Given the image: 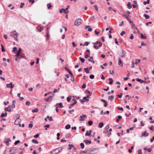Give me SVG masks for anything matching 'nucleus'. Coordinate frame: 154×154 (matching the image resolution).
Returning a JSON list of instances; mask_svg holds the SVG:
<instances>
[{
    "instance_id": "f257e3e1",
    "label": "nucleus",
    "mask_w": 154,
    "mask_h": 154,
    "mask_svg": "<svg viewBox=\"0 0 154 154\" xmlns=\"http://www.w3.org/2000/svg\"><path fill=\"white\" fill-rule=\"evenodd\" d=\"M10 34L12 37L14 38V40H15L17 42L18 41V40L17 39V37L18 35V34L16 31L14 30L13 31L11 32L10 33Z\"/></svg>"
},
{
    "instance_id": "f8f14e48",
    "label": "nucleus",
    "mask_w": 154,
    "mask_h": 154,
    "mask_svg": "<svg viewBox=\"0 0 154 154\" xmlns=\"http://www.w3.org/2000/svg\"><path fill=\"white\" fill-rule=\"evenodd\" d=\"M149 134L147 133H146V131H145L144 133H143L141 135H140L141 137H147L148 136Z\"/></svg>"
},
{
    "instance_id": "b1692460",
    "label": "nucleus",
    "mask_w": 154,
    "mask_h": 154,
    "mask_svg": "<svg viewBox=\"0 0 154 154\" xmlns=\"http://www.w3.org/2000/svg\"><path fill=\"white\" fill-rule=\"evenodd\" d=\"M79 59L82 63H84L85 61V60L84 58H82L81 57H80L79 58Z\"/></svg>"
},
{
    "instance_id": "bb28decb",
    "label": "nucleus",
    "mask_w": 154,
    "mask_h": 154,
    "mask_svg": "<svg viewBox=\"0 0 154 154\" xmlns=\"http://www.w3.org/2000/svg\"><path fill=\"white\" fill-rule=\"evenodd\" d=\"M103 126V122H100L99 124L98 127L99 128H102Z\"/></svg>"
},
{
    "instance_id": "8fccbe9b",
    "label": "nucleus",
    "mask_w": 154,
    "mask_h": 154,
    "mask_svg": "<svg viewBox=\"0 0 154 154\" xmlns=\"http://www.w3.org/2000/svg\"><path fill=\"white\" fill-rule=\"evenodd\" d=\"M59 88H58L57 90L56 88L54 89L53 92L54 93V94L55 92H57L59 90Z\"/></svg>"
},
{
    "instance_id": "09e8293b",
    "label": "nucleus",
    "mask_w": 154,
    "mask_h": 154,
    "mask_svg": "<svg viewBox=\"0 0 154 154\" xmlns=\"http://www.w3.org/2000/svg\"><path fill=\"white\" fill-rule=\"evenodd\" d=\"M88 124L90 125H91L93 124V122L92 121H89L88 122Z\"/></svg>"
},
{
    "instance_id": "49530a36",
    "label": "nucleus",
    "mask_w": 154,
    "mask_h": 154,
    "mask_svg": "<svg viewBox=\"0 0 154 154\" xmlns=\"http://www.w3.org/2000/svg\"><path fill=\"white\" fill-rule=\"evenodd\" d=\"M90 43V42H85V44L83 45V46H84L85 45L87 46L88 45V44Z\"/></svg>"
},
{
    "instance_id": "cd10ccee",
    "label": "nucleus",
    "mask_w": 154,
    "mask_h": 154,
    "mask_svg": "<svg viewBox=\"0 0 154 154\" xmlns=\"http://www.w3.org/2000/svg\"><path fill=\"white\" fill-rule=\"evenodd\" d=\"M62 10H63V11L64 13L66 14H67L69 13V11L68 10L66 11V9L62 8Z\"/></svg>"
},
{
    "instance_id": "4d7b16f0",
    "label": "nucleus",
    "mask_w": 154,
    "mask_h": 154,
    "mask_svg": "<svg viewBox=\"0 0 154 154\" xmlns=\"http://www.w3.org/2000/svg\"><path fill=\"white\" fill-rule=\"evenodd\" d=\"M93 59V57H90V58L88 59V61L90 62H92V60Z\"/></svg>"
},
{
    "instance_id": "f3484780",
    "label": "nucleus",
    "mask_w": 154,
    "mask_h": 154,
    "mask_svg": "<svg viewBox=\"0 0 154 154\" xmlns=\"http://www.w3.org/2000/svg\"><path fill=\"white\" fill-rule=\"evenodd\" d=\"M114 98V96L112 95L110 96H109L108 97V99L110 100L111 101H112Z\"/></svg>"
},
{
    "instance_id": "39448f33",
    "label": "nucleus",
    "mask_w": 154,
    "mask_h": 154,
    "mask_svg": "<svg viewBox=\"0 0 154 154\" xmlns=\"http://www.w3.org/2000/svg\"><path fill=\"white\" fill-rule=\"evenodd\" d=\"M22 51V49L21 48H19L18 49V51H17L16 52V54L15 55V56L17 57V58H19L20 56V53Z\"/></svg>"
},
{
    "instance_id": "ddd939ff",
    "label": "nucleus",
    "mask_w": 154,
    "mask_h": 154,
    "mask_svg": "<svg viewBox=\"0 0 154 154\" xmlns=\"http://www.w3.org/2000/svg\"><path fill=\"white\" fill-rule=\"evenodd\" d=\"M123 15L129 21L130 23H132V21L128 17V16L125 14H123Z\"/></svg>"
},
{
    "instance_id": "052dcab7",
    "label": "nucleus",
    "mask_w": 154,
    "mask_h": 154,
    "mask_svg": "<svg viewBox=\"0 0 154 154\" xmlns=\"http://www.w3.org/2000/svg\"><path fill=\"white\" fill-rule=\"evenodd\" d=\"M125 34V32L124 31H122L120 33V35L121 36H123Z\"/></svg>"
},
{
    "instance_id": "6ab92c4d",
    "label": "nucleus",
    "mask_w": 154,
    "mask_h": 154,
    "mask_svg": "<svg viewBox=\"0 0 154 154\" xmlns=\"http://www.w3.org/2000/svg\"><path fill=\"white\" fill-rule=\"evenodd\" d=\"M5 111H8L9 112H10L11 111V108H10V109L8 108V107H6L5 108Z\"/></svg>"
},
{
    "instance_id": "e2e57ef3",
    "label": "nucleus",
    "mask_w": 154,
    "mask_h": 154,
    "mask_svg": "<svg viewBox=\"0 0 154 154\" xmlns=\"http://www.w3.org/2000/svg\"><path fill=\"white\" fill-rule=\"evenodd\" d=\"M134 36H133V35L132 34H131V36H130V37H129V38L130 39H134Z\"/></svg>"
},
{
    "instance_id": "1a4fd4ad",
    "label": "nucleus",
    "mask_w": 154,
    "mask_h": 154,
    "mask_svg": "<svg viewBox=\"0 0 154 154\" xmlns=\"http://www.w3.org/2000/svg\"><path fill=\"white\" fill-rule=\"evenodd\" d=\"M54 106H56L57 107H60V108H62L63 107L62 103H57Z\"/></svg>"
},
{
    "instance_id": "79ce46f5",
    "label": "nucleus",
    "mask_w": 154,
    "mask_h": 154,
    "mask_svg": "<svg viewBox=\"0 0 154 154\" xmlns=\"http://www.w3.org/2000/svg\"><path fill=\"white\" fill-rule=\"evenodd\" d=\"M2 47V52H4L5 51V50L4 48L3 45H1Z\"/></svg>"
},
{
    "instance_id": "0e129e2a",
    "label": "nucleus",
    "mask_w": 154,
    "mask_h": 154,
    "mask_svg": "<svg viewBox=\"0 0 154 154\" xmlns=\"http://www.w3.org/2000/svg\"><path fill=\"white\" fill-rule=\"evenodd\" d=\"M117 95L119 98H121L122 95V93H121L120 94H117Z\"/></svg>"
},
{
    "instance_id": "4c0bfd02",
    "label": "nucleus",
    "mask_w": 154,
    "mask_h": 154,
    "mask_svg": "<svg viewBox=\"0 0 154 154\" xmlns=\"http://www.w3.org/2000/svg\"><path fill=\"white\" fill-rule=\"evenodd\" d=\"M80 146H81V148L82 149H83V148H84V147H85V145H84V144L83 143H80Z\"/></svg>"
},
{
    "instance_id": "6e6d98bb",
    "label": "nucleus",
    "mask_w": 154,
    "mask_h": 154,
    "mask_svg": "<svg viewBox=\"0 0 154 154\" xmlns=\"http://www.w3.org/2000/svg\"><path fill=\"white\" fill-rule=\"evenodd\" d=\"M89 77L91 79H93L94 77V76L93 75H91Z\"/></svg>"
},
{
    "instance_id": "7c9ffc66",
    "label": "nucleus",
    "mask_w": 154,
    "mask_h": 154,
    "mask_svg": "<svg viewBox=\"0 0 154 154\" xmlns=\"http://www.w3.org/2000/svg\"><path fill=\"white\" fill-rule=\"evenodd\" d=\"M32 111L33 112H36L38 111V109L36 108L34 109H32Z\"/></svg>"
},
{
    "instance_id": "0eeeda50",
    "label": "nucleus",
    "mask_w": 154,
    "mask_h": 154,
    "mask_svg": "<svg viewBox=\"0 0 154 154\" xmlns=\"http://www.w3.org/2000/svg\"><path fill=\"white\" fill-rule=\"evenodd\" d=\"M89 100L88 99H87L86 98V97H84L82 100L80 99V101L81 103H83L84 102H85V101L86 102H88Z\"/></svg>"
},
{
    "instance_id": "774afa93",
    "label": "nucleus",
    "mask_w": 154,
    "mask_h": 154,
    "mask_svg": "<svg viewBox=\"0 0 154 154\" xmlns=\"http://www.w3.org/2000/svg\"><path fill=\"white\" fill-rule=\"evenodd\" d=\"M39 134H37L35 135L34 136V137L35 138H36L38 137L39 136Z\"/></svg>"
},
{
    "instance_id": "a18cd8bd",
    "label": "nucleus",
    "mask_w": 154,
    "mask_h": 154,
    "mask_svg": "<svg viewBox=\"0 0 154 154\" xmlns=\"http://www.w3.org/2000/svg\"><path fill=\"white\" fill-rule=\"evenodd\" d=\"M85 135L90 136V135H91V134L90 133H89V132L88 131H87L85 134Z\"/></svg>"
},
{
    "instance_id": "680f3d73",
    "label": "nucleus",
    "mask_w": 154,
    "mask_h": 154,
    "mask_svg": "<svg viewBox=\"0 0 154 154\" xmlns=\"http://www.w3.org/2000/svg\"><path fill=\"white\" fill-rule=\"evenodd\" d=\"M90 54L89 53H88L85 56V58L86 59L88 57H90V56H89Z\"/></svg>"
},
{
    "instance_id": "412c9836",
    "label": "nucleus",
    "mask_w": 154,
    "mask_h": 154,
    "mask_svg": "<svg viewBox=\"0 0 154 154\" xmlns=\"http://www.w3.org/2000/svg\"><path fill=\"white\" fill-rule=\"evenodd\" d=\"M7 116V113L6 112L5 113H3L1 116V117H4Z\"/></svg>"
},
{
    "instance_id": "393cba45",
    "label": "nucleus",
    "mask_w": 154,
    "mask_h": 154,
    "mask_svg": "<svg viewBox=\"0 0 154 154\" xmlns=\"http://www.w3.org/2000/svg\"><path fill=\"white\" fill-rule=\"evenodd\" d=\"M32 142L33 143H35V144H38V141L37 140H36L35 139H33L32 140Z\"/></svg>"
},
{
    "instance_id": "58836bf2",
    "label": "nucleus",
    "mask_w": 154,
    "mask_h": 154,
    "mask_svg": "<svg viewBox=\"0 0 154 154\" xmlns=\"http://www.w3.org/2000/svg\"><path fill=\"white\" fill-rule=\"evenodd\" d=\"M140 37H141V38L142 39H146V36H143V34L142 33H141V34Z\"/></svg>"
},
{
    "instance_id": "9b49d317",
    "label": "nucleus",
    "mask_w": 154,
    "mask_h": 154,
    "mask_svg": "<svg viewBox=\"0 0 154 154\" xmlns=\"http://www.w3.org/2000/svg\"><path fill=\"white\" fill-rule=\"evenodd\" d=\"M119 61L118 62V65L120 66L121 67H122L123 66L122 62L120 58H118Z\"/></svg>"
},
{
    "instance_id": "f704fd0d",
    "label": "nucleus",
    "mask_w": 154,
    "mask_h": 154,
    "mask_svg": "<svg viewBox=\"0 0 154 154\" xmlns=\"http://www.w3.org/2000/svg\"><path fill=\"white\" fill-rule=\"evenodd\" d=\"M70 127L71 126L69 124H68L65 126V128L66 129H69L70 128Z\"/></svg>"
},
{
    "instance_id": "4be33fe9",
    "label": "nucleus",
    "mask_w": 154,
    "mask_h": 154,
    "mask_svg": "<svg viewBox=\"0 0 154 154\" xmlns=\"http://www.w3.org/2000/svg\"><path fill=\"white\" fill-rule=\"evenodd\" d=\"M84 142L85 143H91V140H85L84 141Z\"/></svg>"
},
{
    "instance_id": "5701e85b",
    "label": "nucleus",
    "mask_w": 154,
    "mask_h": 154,
    "mask_svg": "<svg viewBox=\"0 0 154 154\" xmlns=\"http://www.w3.org/2000/svg\"><path fill=\"white\" fill-rule=\"evenodd\" d=\"M84 70L87 73H89L90 72L88 68H84Z\"/></svg>"
},
{
    "instance_id": "338daca9",
    "label": "nucleus",
    "mask_w": 154,
    "mask_h": 154,
    "mask_svg": "<svg viewBox=\"0 0 154 154\" xmlns=\"http://www.w3.org/2000/svg\"><path fill=\"white\" fill-rule=\"evenodd\" d=\"M33 126V125L32 124H30L29 125V128H32Z\"/></svg>"
},
{
    "instance_id": "473e14b6",
    "label": "nucleus",
    "mask_w": 154,
    "mask_h": 154,
    "mask_svg": "<svg viewBox=\"0 0 154 154\" xmlns=\"http://www.w3.org/2000/svg\"><path fill=\"white\" fill-rule=\"evenodd\" d=\"M17 47H14L13 48V51L14 52V54L16 53V51H17Z\"/></svg>"
},
{
    "instance_id": "7ed1b4c3",
    "label": "nucleus",
    "mask_w": 154,
    "mask_h": 154,
    "mask_svg": "<svg viewBox=\"0 0 154 154\" xmlns=\"http://www.w3.org/2000/svg\"><path fill=\"white\" fill-rule=\"evenodd\" d=\"M82 20L79 18L75 20L74 25L76 26H78L80 25L82 23Z\"/></svg>"
},
{
    "instance_id": "ea45409f",
    "label": "nucleus",
    "mask_w": 154,
    "mask_h": 154,
    "mask_svg": "<svg viewBox=\"0 0 154 154\" xmlns=\"http://www.w3.org/2000/svg\"><path fill=\"white\" fill-rule=\"evenodd\" d=\"M112 130L111 128H110L109 129V131L107 132V133L108 134H111V132L112 131Z\"/></svg>"
},
{
    "instance_id": "4468645a",
    "label": "nucleus",
    "mask_w": 154,
    "mask_h": 154,
    "mask_svg": "<svg viewBox=\"0 0 154 154\" xmlns=\"http://www.w3.org/2000/svg\"><path fill=\"white\" fill-rule=\"evenodd\" d=\"M52 99V96H49L48 97L47 99H46V101L48 102H49L51 101Z\"/></svg>"
},
{
    "instance_id": "72a5a7b5",
    "label": "nucleus",
    "mask_w": 154,
    "mask_h": 154,
    "mask_svg": "<svg viewBox=\"0 0 154 154\" xmlns=\"http://www.w3.org/2000/svg\"><path fill=\"white\" fill-rule=\"evenodd\" d=\"M47 118L48 119H49V120L50 121H53V119H52V117H49V116H47Z\"/></svg>"
},
{
    "instance_id": "dca6fc26",
    "label": "nucleus",
    "mask_w": 154,
    "mask_h": 154,
    "mask_svg": "<svg viewBox=\"0 0 154 154\" xmlns=\"http://www.w3.org/2000/svg\"><path fill=\"white\" fill-rule=\"evenodd\" d=\"M130 23L131 24V26L132 27H133V28H135V29H136L137 30V32L138 33L139 31L138 30V29L136 27H135V25L134 23H133V21H132V23Z\"/></svg>"
},
{
    "instance_id": "603ef678",
    "label": "nucleus",
    "mask_w": 154,
    "mask_h": 154,
    "mask_svg": "<svg viewBox=\"0 0 154 154\" xmlns=\"http://www.w3.org/2000/svg\"><path fill=\"white\" fill-rule=\"evenodd\" d=\"M43 29V27H41L40 28V29H38V31L40 32H41L42 31V30Z\"/></svg>"
},
{
    "instance_id": "a19ab883",
    "label": "nucleus",
    "mask_w": 154,
    "mask_h": 154,
    "mask_svg": "<svg viewBox=\"0 0 154 154\" xmlns=\"http://www.w3.org/2000/svg\"><path fill=\"white\" fill-rule=\"evenodd\" d=\"M47 6L48 7V9H50L52 7V6L51 5V4H50V3L47 4Z\"/></svg>"
},
{
    "instance_id": "aec40b11",
    "label": "nucleus",
    "mask_w": 154,
    "mask_h": 154,
    "mask_svg": "<svg viewBox=\"0 0 154 154\" xmlns=\"http://www.w3.org/2000/svg\"><path fill=\"white\" fill-rule=\"evenodd\" d=\"M72 104H73L74 105H75L77 103L76 100L75 99H73L72 100Z\"/></svg>"
},
{
    "instance_id": "2eb2a0df",
    "label": "nucleus",
    "mask_w": 154,
    "mask_h": 154,
    "mask_svg": "<svg viewBox=\"0 0 154 154\" xmlns=\"http://www.w3.org/2000/svg\"><path fill=\"white\" fill-rule=\"evenodd\" d=\"M101 101L104 103V106L105 107H106L108 105V103L107 101L103 99L101 100Z\"/></svg>"
},
{
    "instance_id": "c85d7f7f",
    "label": "nucleus",
    "mask_w": 154,
    "mask_h": 154,
    "mask_svg": "<svg viewBox=\"0 0 154 154\" xmlns=\"http://www.w3.org/2000/svg\"><path fill=\"white\" fill-rule=\"evenodd\" d=\"M71 96H69L68 97H67V101L68 102H69L71 100Z\"/></svg>"
},
{
    "instance_id": "9d476101",
    "label": "nucleus",
    "mask_w": 154,
    "mask_h": 154,
    "mask_svg": "<svg viewBox=\"0 0 154 154\" xmlns=\"http://www.w3.org/2000/svg\"><path fill=\"white\" fill-rule=\"evenodd\" d=\"M80 119H79V121H83L84 120V119L83 118H87V116L86 115H83L82 116H81L80 117Z\"/></svg>"
},
{
    "instance_id": "69168bd1",
    "label": "nucleus",
    "mask_w": 154,
    "mask_h": 154,
    "mask_svg": "<svg viewBox=\"0 0 154 154\" xmlns=\"http://www.w3.org/2000/svg\"><path fill=\"white\" fill-rule=\"evenodd\" d=\"M94 8L95 9H96V11H97L98 10V8L97 6L96 5H95L94 6Z\"/></svg>"
},
{
    "instance_id": "20e7f679",
    "label": "nucleus",
    "mask_w": 154,
    "mask_h": 154,
    "mask_svg": "<svg viewBox=\"0 0 154 154\" xmlns=\"http://www.w3.org/2000/svg\"><path fill=\"white\" fill-rule=\"evenodd\" d=\"M20 117V116H19L18 118L15 120L14 124L16 125H19V126H21V125L19 124L20 122L21 121L20 119H19Z\"/></svg>"
},
{
    "instance_id": "c03bdc74",
    "label": "nucleus",
    "mask_w": 154,
    "mask_h": 154,
    "mask_svg": "<svg viewBox=\"0 0 154 154\" xmlns=\"http://www.w3.org/2000/svg\"><path fill=\"white\" fill-rule=\"evenodd\" d=\"M140 59H136L135 60V62L134 63L135 64H137L138 63H139L140 62Z\"/></svg>"
},
{
    "instance_id": "a878e982",
    "label": "nucleus",
    "mask_w": 154,
    "mask_h": 154,
    "mask_svg": "<svg viewBox=\"0 0 154 154\" xmlns=\"http://www.w3.org/2000/svg\"><path fill=\"white\" fill-rule=\"evenodd\" d=\"M109 84H112V83L113 81V80L111 78H109Z\"/></svg>"
},
{
    "instance_id": "864d4df0",
    "label": "nucleus",
    "mask_w": 154,
    "mask_h": 154,
    "mask_svg": "<svg viewBox=\"0 0 154 154\" xmlns=\"http://www.w3.org/2000/svg\"><path fill=\"white\" fill-rule=\"evenodd\" d=\"M20 140H17L15 141L14 144L15 145H16L18 143H20Z\"/></svg>"
},
{
    "instance_id": "c9c22d12",
    "label": "nucleus",
    "mask_w": 154,
    "mask_h": 154,
    "mask_svg": "<svg viewBox=\"0 0 154 154\" xmlns=\"http://www.w3.org/2000/svg\"><path fill=\"white\" fill-rule=\"evenodd\" d=\"M122 54L121 57H123L124 56L125 54L126 53V52H125V51L124 50H122Z\"/></svg>"
},
{
    "instance_id": "f03ea898",
    "label": "nucleus",
    "mask_w": 154,
    "mask_h": 154,
    "mask_svg": "<svg viewBox=\"0 0 154 154\" xmlns=\"http://www.w3.org/2000/svg\"><path fill=\"white\" fill-rule=\"evenodd\" d=\"M62 148L61 147H59L56 149H54L52 151H51V154H53L54 153V154L57 153L59 152L61 150H62Z\"/></svg>"
},
{
    "instance_id": "3c124183",
    "label": "nucleus",
    "mask_w": 154,
    "mask_h": 154,
    "mask_svg": "<svg viewBox=\"0 0 154 154\" xmlns=\"http://www.w3.org/2000/svg\"><path fill=\"white\" fill-rule=\"evenodd\" d=\"M30 104V102L29 101H27L26 102V104L27 105H29Z\"/></svg>"
},
{
    "instance_id": "13d9d810",
    "label": "nucleus",
    "mask_w": 154,
    "mask_h": 154,
    "mask_svg": "<svg viewBox=\"0 0 154 154\" xmlns=\"http://www.w3.org/2000/svg\"><path fill=\"white\" fill-rule=\"evenodd\" d=\"M117 109L118 110H121L122 111H124L123 108L122 107H118Z\"/></svg>"
},
{
    "instance_id": "bf43d9fd",
    "label": "nucleus",
    "mask_w": 154,
    "mask_h": 154,
    "mask_svg": "<svg viewBox=\"0 0 154 154\" xmlns=\"http://www.w3.org/2000/svg\"><path fill=\"white\" fill-rule=\"evenodd\" d=\"M85 92L86 94H88L89 95H91V93L89 91L86 90L85 91Z\"/></svg>"
},
{
    "instance_id": "423d86ee",
    "label": "nucleus",
    "mask_w": 154,
    "mask_h": 154,
    "mask_svg": "<svg viewBox=\"0 0 154 154\" xmlns=\"http://www.w3.org/2000/svg\"><path fill=\"white\" fill-rule=\"evenodd\" d=\"M14 86V85H13V83L12 82H11L10 84H7L6 85L7 88H9L11 89L13 88Z\"/></svg>"
},
{
    "instance_id": "a211bd4d",
    "label": "nucleus",
    "mask_w": 154,
    "mask_h": 154,
    "mask_svg": "<svg viewBox=\"0 0 154 154\" xmlns=\"http://www.w3.org/2000/svg\"><path fill=\"white\" fill-rule=\"evenodd\" d=\"M127 5L128 8L129 9H131L132 8V5H131V4L130 2H128Z\"/></svg>"
},
{
    "instance_id": "de8ad7c7",
    "label": "nucleus",
    "mask_w": 154,
    "mask_h": 154,
    "mask_svg": "<svg viewBox=\"0 0 154 154\" xmlns=\"http://www.w3.org/2000/svg\"><path fill=\"white\" fill-rule=\"evenodd\" d=\"M50 127V125H45V126H44V127L46 128H45V130H47V128H49Z\"/></svg>"
},
{
    "instance_id": "5fc2aeb1",
    "label": "nucleus",
    "mask_w": 154,
    "mask_h": 154,
    "mask_svg": "<svg viewBox=\"0 0 154 154\" xmlns=\"http://www.w3.org/2000/svg\"><path fill=\"white\" fill-rule=\"evenodd\" d=\"M86 87V85L85 83H84L82 85V86L81 88H82L84 89Z\"/></svg>"
},
{
    "instance_id": "2f4dec72",
    "label": "nucleus",
    "mask_w": 154,
    "mask_h": 154,
    "mask_svg": "<svg viewBox=\"0 0 154 154\" xmlns=\"http://www.w3.org/2000/svg\"><path fill=\"white\" fill-rule=\"evenodd\" d=\"M143 16L146 19H149V16L148 15H147L146 14H143Z\"/></svg>"
},
{
    "instance_id": "e433bc0d",
    "label": "nucleus",
    "mask_w": 154,
    "mask_h": 154,
    "mask_svg": "<svg viewBox=\"0 0 154 154\" xmlns=\"http://www.w3.org/2000/svg\"><path fill=\"white\" fill-rule=\"evenodd\" d=\"M46 37L48 39L50 37V35L48 31H47L46 32Z\"/></svg>"
},
{
    "instance_id": "c756f323",
    "label": "nucleus",
    "mask_w": 154,
    "mask_h": 154,
    "mask_svg": "<svg viewBox=\"0 0 154 154\" xmlns=\"http://www.w3.org/2000/svg\"><path fill=\"white\" fill-rule=\"evenodd\" d=\"M149 0H147L146 1H144L143 2V3L144 5H146L147 4H148L149 3Z\"/></svg>"
},
{
    "instance_id": "37998d69",
    "label": "nucleus",
    "mask_w": 154,
    "mask_h": 154,
    "mask_svg": "<svg viewBox=\"0 0 154 154\" xmlns=\"http://www.w3.org/2000/svg\"><path fill=\"white\" fill-rule=\"evenodd\" d=\"M25 5L24 3L22 2L21 3L20 5V8H23L24 5Z\"/></svg>"
},
{
    "instance_id": "6e6552de",
    "label": "nucleus",
    "mask_w": 154,
    "mask_h": 154,
    "mask_svg": "<svg viewBox=\"0 0 154 154\" xmlns=\"http://www.w3.org/2000/svg\"><path fill=\"white\" fill-rule=\"evenodd\" d=\"M17 149V148L16 147H13L12 149L10 150L9 152H11V154H14L16 152Z\"/></svg>"
}]
</instances>
